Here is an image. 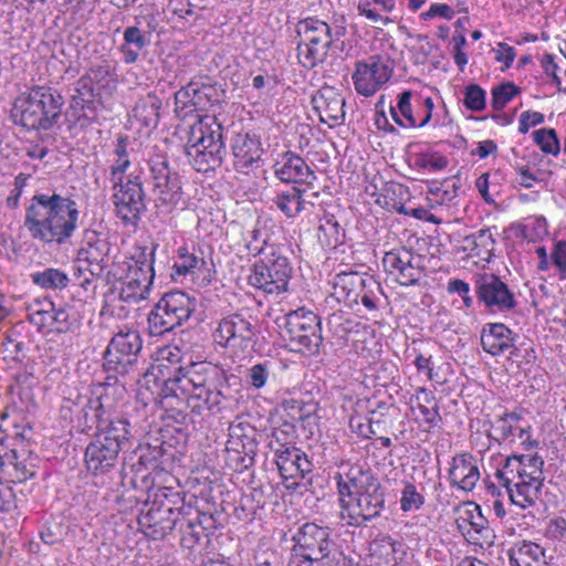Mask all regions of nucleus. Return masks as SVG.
Segmentation results:
<instances>
[{"label":"nucleus","instance_id":"f257e3e1","mask_svg":"<svg viewBox=\"0 0 566 566\" xmlns=\"http://www.w3.org/2000/svg\"><path fill=\"white\" fill-rule=\"evenodd\" d=\"M80 211L75 200L57 192L35 193L25 207L24 227L34 240L66 243L78 228Z\"/></svg>","mask_w":566,"mask_h":566},{"label":"nucleus","instance_id":"f03ea898","mask_svg":"<svg viewBox=\"0 0 566 566\" xmlns=\"http://www.w3.org/2000/svg\"><path fill=\"white\" fill-rule=\"evenodd\" d=\"M193 500V494L187 495L170 488H159L151 503L146 501L147 510L140 511L138 525L147 537L154 541L164 539L178 527L182 517L192 515Z\"/></svg>","mask_w":566,"mask_h":566},{"label":"nucleus","instance_id":"7ed1b4c3","mask_svg":"<svg viewBox=\"0 0 566 566\" xmlns=\"http://www.w3.org/2000/svg\"><path fill=\"white\" fill-rule=\"evenodd\" d=\"M64 104V97L56 88L33 85L14 99L11 117L15 125L27 130L48 132L57 125Z\"/></svg>","mask_w":566,"mask_h":566},{"label":"nucleus","instance_id":"20e7f679","mask_svg":"<svg viewBox=\"0 0 566 566\" xmlns=\"http://www.w3.org/2000/svg\"><path fill=\"white\" fill-rule=\"evenodd\" d=\"M224 128L214 116H206L191 126L185 146L189 164L198 172L216 170L227 155Z\"/></svg>","mask_w":566,"mask_h":566},{"label":"nucleus","instance_id":"39448f33","mask_svg":"<svg viewBox=\"0 0 566 566\" xmlns=\"http://www.w3.org/2000/svg\"><path fill=\"white\" fill-rule=\"evenodd\" d=\"M346 478L354 485L356 503V511L348 513L352 520L348 524L361 526L366 522L379 517L385 509L386 493L376 474L369 468L365 469L355 464L349 468Z\"/></svg>","mask_w":566,"mask_h":566},{"label":"nucleus","instance_id":"423d86ee","mask_svg":"<svg viewBox=\"0 0 566 566\" xmlns=\"http://www.w3.org/2000/svg\"><path fill=\"white\" fill-rule=\"evenodd\" d=\"M283 336L290 342L292 350L317 354L323 343L321 318L304 308L291 311L276 319Z\"/></svg>","mask_w":566,"mask_h":566},{"label":"nucleus","instance_id":"0eeeda50","mask_svg":"<svg viewBox=\"0 0 566 566\" xmlns=\"http://www.w3.org/2000/svg\"><path fill=\"white\" fill-rule=\"evenodd\" d=\"M195 311V302L181 291L166 293L148 315L149 333L163 336L187 322Z\"/></svg>","mask_w":566,"mask_h":566},{"label":"nucleus","instance_id":"6e6552de","mask_svg":"<svg viewBox=\"0 0 566 566\" xmlns=\"http://www.w3.org/2000/svg\"><path fill=\"white\" fill-rule=\"evenodd\" d=\"M170 448L171 446H166V443L159 441V439H156L154 444L147 443L140 446L137 463H123L120 470L122 485H129L133 489H148L150 481L147 470H164L165 465L170 463L174 459Z\"/></svg>","mask_w":566,"mask_h":566},{"label":"nucleus","instance_id":"1a4fd4ad","mask_svg":"<svg viewBox=\"0 0 566 566\" xmlns=\"http://www.w3.org/2000/svg\"><path fill=\"white\" fill-rule=\"evenodd\" d=\"M148 170L155 206L171 210L182 197L180 175L170 167L165 154L153 155L148 160Z\"/></svg>","mask_w":566,"mask_h":566},{"label":"nucleus","instance_id":"9d476101","mask_svg":"<svg viewBox=\"0 0 566 566\" xmlns=\"http://www.w3.org/2000/svg\"><path fill=\"white\" fill-rule=\"evenodd\" d=\"M296 34L304 36L297 43V59L300 63L311 70L323 62L331 49V39L327 38L331 25L317 18H306L296 24Z\"/></svg>","mask_w":566,"mask_h":566},{"label":"nucleus","instance_id":"9b49d317","mask_svg":"<svg viewBox=\"0 0 566 566\" xmlns=\"http://www.w3.org/2000/svg\"><path fill=\"white\" fill-rule=\"evenodd\" d=\"M270 250L252 265L248 281L250 285L268 294H280L287 290L292 266L277 249L271 247Z\"/></svg>","mask_w":566,"mask_h":566},{"label":"nucleus","instance_id":"f8f14e48","mask_svg":"<svg viewBox=\"0 0 566 566\" xmlns=\"http://www.w3.org/2000/svg\"><path fill=\"white\" fill-rule=\"evenodd\" d=\"M258 446L256 428L237 418L228 428L226 444L228 465L237 472L250 469L255 462Z\"/></svg>","mask_w":566,"mask_h":566},{"label":"nucleus","instance_id":"ddd939ff","mask_svg":"<svg viewBox=\"0 0 566 566\" xmlns=\"http://www.w3.org/2000/svg\"><path fill=\"white\" fill-rule=\"evenodd\" d=\"M382 266L401 286L418 285L426 276L424 256L406 247L386 252Z\"/></svg>","mask_w":566,"mask_h":566},{"label":"nucleus","instance_id":"4468645a","mask_svg":"<svg viewBox=\"0 0 566 566\" xmlns=\"http://www.w3.org/2000/svg\"><path fill=\"white\" fill-rule=\"evenodd\" d=\"M116 214L125 222H133L146 210L145 191L138 174L130 172L126 181L118 178L113 182Z\"/></svg>","mask_w":566,"mask_h":566},{"label":"nucleus","instance_id":"2eb2a0df","mask_svg":"<svg viewBox=\"0 0 566 566\" xmlns=\"http://www.w3.org/2000/svg\"><path fill=\"white\" fill-rule=\"evenodd\" d=\"M392 62L388 57L373 55L356 63L353 82L358 94L373 96L392 75Z\"/></svg>","mask_w":566,"mask_h":566},{"label":"nucleus","instance_id":"dca6fc26","mask_svg":"<svg viewBox=\"0 0 566 566\" xmlns=\"http://www.w3.org/2000/svg\"><path fill=\"white\" fill-rule=\"evenodd\" d=\"M179 380L182 385V395L192 399L202 400L203 395L214 387L221 368L207 361H191L186 366H178Z\"/></svg>","mask_w":566,"mask_h":566},{"label":"nucleus","instance_id":"f3484780","mask_svg":"<svg viewBox=\"0 0 566 566\" xmlns=\"http://www.w3.org/2000/svg\"><path fill=\"white\" fill-rule=\"evenodd\" d=\"M158 27L154 14L135 17V24L128 25L123 32V44L119 50L124 54L127 64L137 62L140 52L151 44L153 34Z\"/></svg>","mask_w":566,"mask_h":566},{"label":"nucleus","instance_id":"a211bd4d","mask_svg":"<svg viewBox=\"0 0 566 566\" xmlns=\"http://www.w3.org/2000/svg\"><path fill=\"white\" fill-rule=\"evenodd\" d=\"M475 291L479 301L486 307H497L502 312H507L517 305L515 295L507 284L493 273L481 275L476 280Z\"/></svg>","mask_w":566,"mask_h":566},{"label":"nucleus","instance_id":"6ab92c4d","mask_svg":"<svg viewBox=\"0 0 566 566\" xmlns=\"http://www.w3.org/2000/svg\"><path fill=\"white\" fill-rule=\"evenodd\" d=\"M274 175L285 184L296 186H313L316 180L315 172L310 168L306 161L296 153L286 150L282 153L273 165Z\"/></svg>","mask_w":566,"mask_h":566},{"label":"nucleus","instance_id":"aec40b11","mask_svg":"<svg viewBox=\"0 0 566 566\" xmlns=\"http://www.w3.org/2000/svg\"><path fill=\"white\" fill-rule=\"evenodd\" d=\"M119 452L117 443L106 442L94 433L84 453L87 471L95 476L107 474L115 469Z\"/></svg>","mask_w":566,"mask_h":566},{"label":"nucleus","instance_id":"412c9836","mask_svg":"<svg viewBox=\"0 0 566 566\" xmlns=\"http://www.w3.org/2000/svg\"><path fill=\"white\" fill-rule=\"evenodd\" d=\"M274 455L281 476L285 481L294 480L286 485L287 489L296 490L298 486L296 479H304L307 473L312 472V462L302 450L295 447L276 448Z\"/></svg>","mask_w":566,"mask_h":566},{"label":"nucleus","instance_id":"4be33fe9","mask_svg":"<svg viewBox=\"0 0 566 566\" xmlns=\"http://www.w3.org/2000/svg\"><path fill=\"white\" fill-rule=\"evenodd\" d=\"M495 476L506 489L512 504L523 510L535 504V501L542 491L544 481V476L526 473L524 479H521L520 482L512 485V479L506 476L505 472L496 471Z\"/></svg>","mask_w":566,"mask_h":566},{"label":"nucleus","instance_id":"5701e85b","mask_svg":"<svg viewBox=\"0 0 566 566\" xmlns=\"http://www.w3.org/2000/svg\"><path fill=\"white\" fill-rule=\"evenodd\" d=\"M102 103L101 91L91 84L87 78L81 76L75 84L69 105L70 109L76 115V120H93Z\"/></svg>","mask_w":566,"mask_h":566},{"label":"nucleus","instance_id":"b1692460","mask_svg":"<svg viewBox=\"0 0 566 566\" xmlns=\"http://www.w3.org/2000/svg\"><path fill=\"white\" fill-rule=\"evenodd\" d=\"M311 104L319 120L329 127L340 125L345 119V98L331 86L318 90L312 96Z\"/></svg>","mask_w":566,"mask_h":566},{"label":"nucleus","instance_id":"393cba45","mask_svg":"<svg viewBox=\"0 0 566 566\" xmlns=\"http://www.w3.org/2000/svg\"><path fill=\"white\" fill-rule=\"evenodd\" d=\"M258 333L256 325L252 323V316L245 317L239 312L223 317L217 328L219 343L224 346L235 339H240L245 345L254 343Z\"/></svg>","mask_w":566,"mask_h":566},{"label":"nucleus","instance_id":"a878e982","mask_svg":"<svg viewBox=\"0 0 566 566\" xmlns=\"http://www.w3.org/2000/svg\"><path fill=\"white\" fill-rule=\"evenodd\" d=\"M232 154L235 167L243 171L252 168L261 160L263 148L256 134L239 133L232 139Z\"/></svg>","mask_w":566,"mask_h":566},{"label":"nucleus","instance_id":"bb28decb","mask_svg":"<svg viewBox=\"0 0 566 566\" xmlns=\"http://www.w3.org/2000/svg\"><path fill=\"white\" fill-rule=\"evenodd\" d=\"M328 527L318 526L315 523H305L298 532V545L304 554L319 555L337 547L331 537Z\"/></svg>","mask_w":566,"mask_h":566},{"label":"nucleus","instance_id":"cd10ccee","mask_svg":"<svg viewBox=\"0 0 566 566\" xmlns=\"http://www.w3.org/2000/svg\"><path fill=\"white\" fill-rule=\"evenodd\" d=\"M518 338V335L503 323H488L481 332V346L492 356H499L514 346Z\"/></svg>","mask_w":566,"mask_h":566},{"label":"nucleus","instance_id":"c85d7f7f","mask_svg":"<svg viewBox=\"0 0 566 566\" xmlns=\"http://www.w3.org/2000/svg\"><path fill=\"white\" fill-rule=\"evenodd\" d=\"M155 276L154 266L139 262V264H129L127 269V283L122 289L120 298L124 301H137L144 297V293L149 290Z\"/></svg>","mask_w":566,"mask_h":566},{"label":"nucleus","instance_id":"c756f323","mask_svg":"<svg viewBox=\"0 0 566 566\" xmlns=\"http://www.w3.org/2000/svg\"><path fill=\"white\" fill-rule=\"evenodd\" d=\"M449 479L452 485L465 492L473 490L480 479V472L473 455L457 454L449 470Z\"/></svg>","mask_w":566,"mask_h":566},{"label":"nucleus","instance_id":"7c9ffc66","mask_svg":"<svg viewBox=\"0 0 566 566\" xmlns=\"http://www.w3.org/2000/svg\"><path fill=\"white\" fill-rule=\"evenodd\" d=\"M200 252V255L196 253L193 250L190 252L188 248L180 247L177 251L178 260L175 261V264L172 266L174 273L171 276L177 280L179 276H185L187 274H197V275H203V279H208L210 282V272L211 269L210 265H213L212 260L210 259V262H208L203 256L202 252Z\"/></svg>","mask_w":566,"mask_h":566},{"label":"nucleus","instance_id":"2f4dec72","mask_svg":"<svg viewBox=\"0 0 566 566\" xmlns=\"http://www.w3.org/2000/svg\"><path fill=\"white\" fill-rule=\"evenodd\" d=\"M305 193L306 189L293 186L277 192L272 201L286 218H294L306 209L307 203L314 206V201L307 200Z\"/></svg>","mask_w":566,"mask_h":566},{"label":"nucleus","instance_id":"473e14b6","mask_svg":"<svg viewBox=\"0 0 566 566\" xmlns=\"http://www.w3.org/2000/svg\"><path fill=\"white\" fill-rule=\"evenodd\" d=\"M161 105V99L155 93H148L138 98L132 111V117L142 127L154 129L159 123Z\"/></svg>","mask_w":566,"mask_h":566},{"label":"nucleus","instance_id":"72a5a7b5","mask_svg":"<svg viewBox=\"0 0 566 566\" xmlns=\"http://www.w3.org/2000/svg\"><path fill=\"white\" fill-rule=\"evenodd\" d=\"M4 461L0 484L22 483L35 474L34 465L25 460H19L15 450L8 451Z\"/></svg>","mask_w":566,"mask_h":566},{"label":"nucleus","instance_id":"f704fd0d","mask_svg":"<svg viewBox=\"0 0 566 566\" xmlns=\"http://www.w3.org/2000/svg\"><path fill=\"white\" fill-rule=\"evenodd\" d=\"M105 413L102 395L87 398L86 402L82 406L81 415L77 419V427L81 432L90 433L94 429L98 431L99 427L105 423Z\"/></svg>","mask_w":566,"mask_h":566},{"label":"nucleus","instance_id":"c9c22d12","mask_svg":"<svg viewBox=\"0 0 566 566\" xmlns=\"http://www.w3.org/2000/svg\"><path fill=\"white\" fill-rule=\"evenodd\" d=\"M45 304L48 307L53 310L51 317L53 331L60 334H65L80 327L82 316L74 305L65 303L56 307L54 302L50 300H45Z\"/></svg>","mask_w":566,"mask_h":566},{"label":"nucleus","instance_id":"e433bc0d","mask_svg":"<svg viewBox=\"0 0 566 566\" xmlns=\"http://www.w3.org/2000/svg\"><path fill=\"white\" fill-rule=\"evenodd\" d=\"M366 276L357 272H340L333 279V295L338 302L343 301L349 306L357 304L356 291L363 284Z\"/></svg>","mask_w":566,"mask_h":566},{"label":"nucleus","instance_id":"4c0bfd02","mask_svg":"<svg viewBox=\"0 0 566 566\" xmlns=\"http://www.w3.org/2000/svg\"><path fill=\"white\" fill-rule=\"evenodd\" d=\"M545 549L537 543L522 541L507 552L511 566H535L544 558Z\"/></svg>","mask_w":566,"mask_h":566},{"label":"nucleus","instance_id":"58836bf2","mask_svg":"<svg viewBox=\"0 0 566 566\" xmlns=\"http://www.w3.org/2000/svg\"><path fill=\"white\" fill-rule=\"evenodd\" d=\"M94 433L106 442L112 441L113 443H117L119 451L127 446L133 436L130 422L125 418H115L112 420L105 418V423L99 427L98 431H94Z\"/></svg>","mask_w":566,"mask_h":566},{"label":"nucleus","instance_id":"ea45409f","mask_svg":"<svg viewBox=\"0 0 566 566\" xmlns=\"http://www.w3.org/2000/svg\"><path fill=\"white\" fill-rule=\"evenodd\" d=\"M112 245L107 238L99 233L92 232L87 235L85 247L78 251L80 261H108Z\"/></svg>","mask_w":566,"mask_h":566},{"label":"nucleus","instance_id":"a19ab883","mask_svg":"<svg viewBox=\"0 0 566 566\" xmlns=\"http://www.w3.org/2000/svg\"><path fill=\"white\" fill-rule=\"evenodd\" d=\"M345 232L333 214H325L317 228V239L323 248L335 249L344 242Z\"/></svg>","mask_w":566,"mask_h":566},{"label":"nucleus","instance_id":"79ce46f5","mask_svg":"<svg viewBox=\"0 0 566 566\" xmlns=\"http://www.w3.org/2000/svg\"><path fill=\"white\" fill-rule=\"evenodd\" d=\"M217 377V381L213 384L207 394L203 395L201 400L206 408L211 412H219L222 409V401L229 400L230 396L227 394L226 388L230 386V380L237 377L231 375L228 376L223 369L220 370Z\"/></svg>","mask_w":566,"mask_h":566},{"label":"nucleus","instance_id":"37998d69","mask_svg":"<svg viewBox=\"0 0 566 566\" xmlns=\"http://www.w3.org/2000/svg\"><path fill=\"white\" fill-rule=\"evenodd\" d=\"M103 370L115 371L126 376L136 366L137 358H130L128 355L119 350L118 348H112V345H107L103 354Z\"/></svg>","mask_w":566,"mask_h":566},{"label":"nucleus","instance_id":"c03bdc74","mask_svg":"<svg viewBox=\"0 0 566 566\" xmlns=\"http://www.w3.org/2000/svg\"><path fill=\"white\" fill-rule=\"evenodd\" d=\"M223 90L217 84L199 83L196 81L192 99H195L196 111H205L207 107L219 104L223 97Z\"/></svg>","mask_w":566,"mask_h":566},{"label":"nucleus","instance_id":"a18cd8bd","mask_svg":"<svg viewBox=\"0 0 566 566\" xmlns=\"http://www.w3.org/2000/svg\"><path fill=\"white\" fill-rule=\"evenodd\" d=\"M112 348L116 347L130 358H137L143 348V340L138 331L127 329L126 332L120 331L115 334L111 342Z\"/></svg>","mask_w":566,"mask_h":566},{"label":"nucleus","instance_id":"49530a36","mask_svg":"<svg viewBox=\"0 0 566 566\" xmlns=\"http://www.w3.org/2000/svg\"><path fill=\"white\" fill-rule=\"evenodd\" d=\"M355 294H357V303L360 300L368 311H377L378 303L384 295L380 283L373 276H366Z\"/></svg>","mask_w":566,"mask_h":566},{"label":"nucleus","instance_id":"de8ad7c7","mask_svg":"<svg viewBox=\"0 0 566 566\" xmlns=\"http://www.w3.org/2000/svg\"><path fill=\"white\" fill-rule=\"evenodd\" d=\"M32 282L45 290L64 289L69 285L70 279L66 273L59 269L49 268L41 272L31 274Z\"/></svg>","mask_w":566,"mask_h":566},{"label":"nucleus","instance_id":"09e8293b","mask_svg":"<svg viewBox=\"0 0 566 566\" xmlns=\"http://www.w3.org/2000/svg\"><path fill=\"white\" fill-rule=\"evenodd\" d=\"M177 528L181 534L180 545L188 551H192L199 544L201 537L205 536L195 523L192 515H187L186 518L182 517Z\"/></svg>","mask_w":566,"mask_h":566},{"label":"nucleus","instance_id":"8fccbe9b","mask_svg":"<svg viewBox=\"0 0 566 566\" xmlns=\"http://www.w3.org/2000/svg\"><path fill=\"white\" fill-rule=\"evenodd\" d=\"M521 93V88L513 82H504L492 88L491 105L494 111H502L509 102Z\"/></svg>","mask_w":566,"mask_h":566},{"label":"nucleus","instance_id":"3c124183","mask_svg":"<svg viewBox=\"0 0 566 566\" xmlns=\"http://www.w3.org/2000/svg\"><path fill=\"white\" fill-rule=\"evenodd\" d=\"M463 105L471 112H482L486 107V92L479 84L471 83L464 87Z\"/></svg>","mask_w":566,"mask_h":566},{"label":"nucleus","instance_id":"603ef678","mask_svg":"<svg viewBox=\"0 0 566 566\" xmlns=\"http://www.w3.org/2000/svg\"><path fill=\"white\" fill-rule=\"evenodd\" d=\"M295 436V426L292 422L284 421L280 427L273 429L269 447L273 452L276 448L293 447L292 442Z\"/></svg>","mask_w":566,"mask_h":566},{"label":"nucleus","instance_id":"864d4df0","mask_svg":"<svg viewBox=\"0 0 566 566\" xmlns=\"http://www.w3.org/2000/svg\"><path fill=\"white\" fill-rule=\"evenodd\" d=\"M424 504V497L417 491L413 483L403 481V489L401 491L400 509L403 512L418 511Z\"/></svg>","mask_w":566,"mask_h":566},{"label":"nucleus","instance_id":"5fc2aeb1","mask_svg":"<svg viewBox=\"0 0 566 566\" xmlns=\"http://www.w3.org/2000/svg\"><path fill=\"white\" fill-rule=\"evenodd\" d=\"M534 142L545 154L557 155L559 153V140L554 128H541L533 133Z\"/></svg>","mask_w":566,"mask_h":566},{"label":"nucleus","instance_id":"6e6d98bb","mask_svg":"<svg viewBox=\"0 0 566 566\" xmlns=\"http://www.w3.org/2000/svg\"><path fill=\"white\" fill-rule=\"evenodd\" d=\"M111 65L106 61H101L98 63L92 64L86 74L82 77L87 78V81L97 87L99 91L102 88H106L109 83L111 76Z\"/></svg>","mask_w":566,"mask_h":566},{"label":"nucleus","instance_id":"4d7b16f0","mask_svg":"<svg viewBox=\"0 0 566 566\" xmlns=\"http://www.w3.org/2000/svg\"><path fill=\"white\" fill-rule=\"evenodd\" d=\"M192 515H195V517H192L195 523L206 537L212 535L214 531L221 525L219 521L221 514L218 512H201L199 509H195L192 506Z\"/></svg>","mask_w":566,"mask_h":566},{"label":"nucleus","instance_id":"13d9d810","mask_svg":"<svg viewBox=\"0 0 566 566\" xmlns=\"http://www.w3.org/2000/svg\"><path fill=\"white\" fill-rule=\"evenodd\" d=\"M158 371L163 376L161 387H160V396L163 398L168 397H178V391L182 394V385L181 382H178L179 380V371L177 367H175L174 371H169L166 376V374L163 370V364H159L157 366Z\"/></svg>","mask_w":566,"mask_h":566},{"label":"nucleus","instance_id":"bf43d9fd","mask_svg":"<svg viewBox=\"0 0 566 566\" xmlns=\"http://www.w3.org/2000/svg\"><path fill=\"white\" fill-rule=\"evenodd\" d=\"M195 86L196 81H191L175 93L176 113L184 112V115H188L189 113L196 112L195 99H192L191 94Z\"/></svg>","mask_w":566,"mask_h":566},{"label":"nucleus","instance_id":"052dcab7","mask_svg":"<svg viewBox=\"0 0 566 566\" xmlns=\"http://www.w3.org/2000/svg\"><path fill=\"white\" fill-rule=\"evenodd\" d=\"M448 158L438 154L421 153L415 158V166L420 169H428L431 171H440L448 166Z\"/></svg>","mask_w":566,"mask_h":566},{"label":"nucleus","instance_id":"680f3d73","mask_svg":"<svg viewBox=\"0 0 566 566\" xmlns=\"http://www.w3.org/2000/svg\"><path fill=\"white\" fill-rule=\"evenodd\" d=\"M411 97L412 92L409 90L403 91L398 95L397 108L400 113V116L406 119V128L419 127V122H417L412 113Z\"/></svg>","mask_w":566,"mask_h":566},{"label":"nucleus","instance_id":"e2e57ef3","mask_svg":"<svg viewBox=\"0 0 566 566\" xmlns=\"http://www.w3.org/2000/svg\"><path fill=\"white\" fill-rule=\"evenodd\" d=\"M467 505L469 509L464 512L463 522H468L476 533L482 534L486 530L488 520L482 515L481 507L478 504L468 502Z\"/></svg>","mask_w":566,"mask_h":566},{"label":"nucleus","instance_id":"0e129e2a","mask_svg":"<svg viewBox=\"0 0 566 566\" xmlns=\"http://www.w3.org/2000/svg\"><path fill=\"white\" fill-rule=\"evenodd\" d=\"M36 303L41 305V308L30 313L28 315V321L31 324H33L34 326H36L39 332H42V329L45 327L53 328V325L51 324V317L53 314V310H51V307L46 306L45 300L42 302L36 301Z\"/></svg>","mask_w":566,"mask_h":566},{"label":"nucleus","instance_id":"69168bd1","mask_svg":"<svg viewBox=\"0 0 566 566\" xmlns=\"http://www.w3.org/2000/svg\"><path fill=\"white\" fill-rule=\"evenodd\" d=\"M269 367V363H259L249 369L248 379L252 387L260 389L265 386L270 376Z\"/></svg>","mask_w":566,"mask_h":566},{"label":"nucleus","instance_id":"338daca9","mask_svg":"<svg viewBox=\"0 0 566 566\" xmlns=\"http://www.w3.org/2000/svg\"><path fill=\"white\" fill-rule=\"evenodd\" d=\"M66 532L60 523H46L40 533L41 539L48 545L63 542Z\"/></svg>","mask_w":566,"mask_h":566},{"label":"nucleus","instance_id":"774afa93","mask_svg":"<svg viewBox=\"0 0 566 566\" xmlns=\"http://www.w3.org/2000/svg\"><path fill=\"white\" fill-rule=\"evenodd\" d=\"M551 261L559 271V276L566 279V241H557L554 244Z\"/></svg>","mask_w":566,"mask_h":566}]
</instances>
